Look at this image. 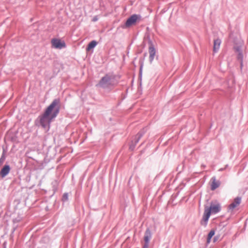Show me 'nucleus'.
Returning <instances> with one entry per match:
<instances>
[{
    "mask_svg": "<svg viewBox=\"0 0 248 248\" xmlns=\"http://www.w3.org/2000/svg\"><path fill=\"white\" fill-rule=\"evenodd\" d=\"M60 110V101L55 99L38 118L41 126L48 130L50 124L57 117Z\"/></svg>",
    "mask_w": 248,
    "mask_h": 248,
    "instance_id": "nucleus-1",
    "label": "nucleus"
},
{
    "mask_svg": "<svg viewBox=\"0 0 248 248\" xmlns=\"http://www.w3.org/2000/svg\"><path fill=\"white\" fill-rule=\"evenodd\" d=\"M221 210L220 203L217 201L212 202L210 206H205L202 224L206 225L211 214H217Z\"/></svg>",
    "mask_w": 248,
    "mask_h": 248,
    "instance_id": "nucleus-2",
    "label": "nucleus"
},
{
    "mask_svg": "<svg viewBox=\"0 0 248 248\" xmlns=\"http://www.w3.org/2000/svg\"><path fill=\"white\" fill-rule=\"evenodd\" d=\"M117 77L112 75H106L102 78L98 86L103 88H109L117 83Z\"/></svg>",
    "mask_w": 248,
    "mask_h": 248,
    "instance_id": "nucleus-3",
    "label": "nucleus"
},
{
    "mask_svg": "<svg viewBox=\"0 0 248 248\" xmlns=\"http://www.w3.org/2000/svg\"><path fill=\"white\" fill-rule=\"evenodd\" d=\"M241 202V199L240 197H237L234 199L233 202L228 206V212L232 213L236 210L240 205Z\"/></svg>",
    "mask_w": 248,
    "mask_h": 248,
    "instance_id": "nucleus-4",
    "label": "nucleus"
},
{
    "mask_svg": "<svg viewBox=\"0 0 248 248\" xmlns=\"http://www.w3.org/2000/svg\"><path fill=\"white\" fill-rule=\"evenodd\" d=\"M51 43L53 47L55 48L62 49L65 47V43L58 39H52Z\"/></svg>",
    "mask_w": 248,
    "mask_h": 248,
    "instance_id": "nucleus-5",
    "label": "nucleus"
},
{
    "mask_svg": "<svg viewBox=\"0 0 248 248\" xmlns=\"http://www.w3.org/2000/svg\"><path fill=\"white\" fill-rule=\"evenodd\" d=\"M152 237V233L149 229H147L144 236L143 248H148L149 241Z\"/></svg>",
    "mask_w": 248,
    "mask_h": 248,
    "instance_id": "nucleus-6",
    "label": "nucleus"
},
{
    "mask_svg": "<svg viewBox=\"0 0 248 248\" xmlns=\"http://www.w3.org/2000/svg\"><path fill=\"white\" fill-rule=\"evenodd\" d=\"M138 19V17L137 15H134L132 16L127 20L123 28H128L134 25Z\"/></svg>",
    "mask_w": 248,
    "mask_h": 248,
    "instance_id": "nucleus-7",
    "label": "nucleus"
},
{
    "mask_svg": "<svg viewBox=\"0 0 248 248\" xmlns=\"http://www.w3.org/2000/svg\"><path fill=\"white\" fill-rule=\"evenodd\" d=\"M149 61L152 63L154 60L156 54V50L153 45H151L149 47Z\"/></svg>",
    "mask_w": 248,
    "mask_h": 248,
    "instance_id": "nucleus-8",
    "label": "nucleus"
},
{
    "mask_svg": "<svg viewBox=\"0 0 248 248\" xmlns=\"http://www.w3.org/2000/svg\"><path fill=\"white\" fill-rule=\"evenodd\" d=\"M10 167L9 165H4L0 171V176L3 178L5 177L10 172Z\"/></svg>",
    "mask_w": 248,
    "mask_h": 248,
    "instance_id": "nucleus-9",
    "label": "nucleus"
},
{
    "mask_svg": "<svg viewBox=\"0 0 248 248\" xmlns=\"http://www.w3.org/2000/svg\"><path fill=\"white\" fill-rule=\"evenodd\" d=\"M221 42V41L219 39H217L214 40L213 51L215 53H216L218 51L220 47Z\"/></svg>",
    "mask_w": 248,
    "mask_h": 248,
    "instance_id": "nucleus-10",
    "label": "nucleus"
},
{
    "mask_svg": "<svg viewBox=\"0 0 248 248\" xmlns=\"http://www.w3.org/2000/svg\"><path fill=\"white\" fill-rule=\"evenodd\" d=\"M234 50H235V52L237 53L238 59L241 61L243 58L242 46L241 45H240L239 46H234Z\"/></svg>",
    "mask_w": 248,
    "mask_h": 248,
    "instance_id": "nucleus-11",
    "label": "nucleus"
},
{
    "mask_svg": "<svg viewBox=\"0 0 248 248\" xmlns=\"http://www.w3.org/2000/svg\"><path fill=\"white\" fill-rule=\"evenodd\" d=\"M212 181L211 189L213 190L219 186V183L218 181H216L214 178H212Z\"/></svg>",
    "mask_w": 248,
    "mask_h": 248,
    "instance_id": "nucleus-12",
    "label": "nucleus"
},
{
    "mask_svg": "<svg viewBox=\"0 0 248 248\" xmlns=\"http://www.w3.org/2000/svg\"><path fill=\"white\" fill-rule=\"evenodd\" d=\"M97 43L95 41H93L91 42H90L87 47V50L89 51L90 49L93 48L96 45Z\"/></svg>",
    "mask_w": 248,
    "mask_h": 248,
    "instance_id": "nucleus-13",
    "label": "nucleus"
},
{
    "mask_svg": "<svg viewBox=\"0 0 248 248\" xmlns=\"http://www.w3.org/2000/svg\"><path fill=\"white\" fill-rule=\"evenodd\" d=\"M214 234H215V231L214 230H211L209 232V233L208 235V237H207V244H209L210 242L211 239L214 236Z\"/></svg>",
    "mask_w": 248,
    "mask_h": 248,
    "instance_id": "nucleus-14",
    "label": "nucleus"
},
{
    "mask_svg": "<svg viewBox=\"0 0 248 248\" xmlns=\"http://www.w3.org/2000/svg\"><path fill=\"white\" fill-rule=\"evenodd\" d=\"M68 200V194L67 193H65L63 194L62 197V200L63 201H67Z\"/></svg>",
    "mask_w": 248,
    "mask_h": 248,
    "instance_id": "nucleus-15",
    "label": "nucleus"
},
{
    "mask_svg": "<svg viewBox=\"0 0 248 248\" xmlns=\"http://www.w3.org/2000/svg\"><path fill=\"white\" fill-rule=\"evenodd\" d=\"M138 139H137L136 141V143L138 142L139 141V140H140V138L141 137V135L138 134L137 136Z\"/></svg>",
    "mask_w": 248,
    "mask_h": 248,
    "instance_id": "nucleus-16",
    "label": "nucleus"
},
{
    "mask_svg": "<svg viewBox=\"0 0 248 248\" xmlns=\"http://www.w3.org/2000/svg\"><path fill=\"white\" fill-rule=\"evenodd\" d=\"M4 159L2 157L0 159V166L3 163Z\"/></svg>",
    "mask_w": 248,
    "mask_h": 248,
    "instance_id": "nucleus-17",
    "label": "nucleus"
},
{
    "mask_svg": "<svg viewBox=\"0 0 248 248\" xmlns=\"http://www.w3.org/2000/svg\"><path fill=\"white\" fill-rule=\"evenodd\" d=\"M97 20V17H94L93 18V21H96Z\"/></svg>",
    "mask_w": 248,
    "mask_h": 248,
    "instance_id": "nucleus-18",
    "label": "nucleus"
},
{
    "mask_svg": "<svg viewBox=\"0 0 248 248\" xmlns=\"http://www.w3.org/2000/svg\"><path fill=\"white\" fill-rule=\"evenodd\" d=\"M133 148H134V147H133V146H130V149H131V150H133Z\"/></svg>",
    "mask_w": 248,
    "mask_h": 248,
    "instance_id": "nucleus-19",
    "label": "nucleus"
}]
</instances>
